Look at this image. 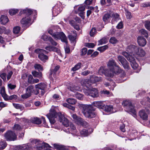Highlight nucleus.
Segmentation results:
<instances>
[{
  "label": "nucleus",
  "instance_id": "31",
  "mask_svg": "<svg viewBox=\"0 0 150 150\" xmlns=\"http://www.w3.org/2000/svg\"><path fill=\"white\" fill-rule=\"evenodd\" d=\"M91 80L92 83H94L100 81L101 80V78L100 77L93 76L91 78Z\"/></svg>",
  "mask_w": 150,
  "mask_h": 150
},
{
  "label": "nucleus",
  "instance_id": "32",
  "mask_svg": "<svg viewBox=\"0 0 150 150\" xmlns=\"http://www.w3.org/2000/svg\"><path fill=\"white\" fill-rule=\"evenodd\" d=\"M109 40V38L107 37H105L98 41L100 45H102L103 44H105L107 43Z\"/></svg>",
  "mask_w": 150,
  "mask_h": 150
},
{
  "label": "nucleus",
  "instance_id": "62",
  "mask_svg": "<svg viewBox=\"0 0 150 150\" xmlns=\"http://www.w3.org/2000/svg\"><path fill=\"white\" fill-rule=\"evenodd\" d=\"M5 28L3 26H0V34H1L3 33H5Z\"/></svg>",
  "mask_w": 150,
  "mask_h": 150
},
{
  "label": "nucleus",
  "instance_id": "16",
  "mask_svg": "<svg viewBox=\"0 0 150 150\" xmlns=\"http://www.w3.org/2000/svg\"><path fill=\"white\" fill-rule=\"evenodd\" d=\"M149 112L146 110H142L139 112V115L143 120H147L148 119Z\"/></svg>",
  "mask_w": 150,
  "mask_h": 150
},
{
  "label": "nucleus",
  "instance_id": "25",
  "mask_svg": "<svg viewBox=\"0 0 150 150\" xmlns=\"http://www.w3.org/2000/svg\"><path fill=\"white\" fill-rule=\"evenodd\" d=\"M30 122L34 124L39 125L41 122V120L38 117H32L30 119Z\"/></svg>",
  "mask_w": 150,
  "mask_h": 150
},
{
  "label": "nucleus",
  "instance_id": "8",
  "mask_svg": "<svg viewBox=\"0 0 150 150\" xmlns=\"http://www.w3.org/2000/svg\"><path fill=\"white\" fill-rule=\"evenodd\" d=\"M122 104L125 108L126 111L131 112L134 115H136V112L134 107L132 105L130 101L129 100L124 101Z\"/></svg>",
  "mask_w": 150,
  "mask_h": 150
},
{
  "label": "nucleus",
  "instance_id": "21",
  "mask_svg": "<svg viewBox=\"0 0 150 150\" xmlns=\"http://www.w3.org/2000/svg\"><path fill=\"white\" fill-rule=\"evenodd\" d=\"M91 80L88 79H83L81 81L82 86L83 87H86L87 88H89L91 85Z\"/></svg>",
  "mask_w": 150,
  "mask_h": 150
},
{
  "label": "nucleus",
  "instance_id": "64",
  "mask_svg": "<svg viewBox=\"0 0 150 150\" xmlns=\"http://www.w3.org/2000/svg\"><path fill=\"white\" fill-rule=\"evenodd\" d=\"M123 23L122 21L120 22L116 26V28L117 29H121L123 28Z\"/></svg>",
  "mask_w": 150,
  "mask_h": 150
},
{
  "label": "nucleus",
  "instance_id": "24",
  "mask_svg": "<svg viewBox=\"0 0 150 150\" xmlns=\"http://www.w3.org/2000/svg\"><path fill=\"white\" fill-rule=\"evenodd\" d=\"M93 105L101 109L103 108L105 105L102 101H98L93 102L92 104V106Z\"/></svg>",
  "mask_w": 150,
  "mask_h": 150
},
{
  "label": "nucleus",
  "instance_id": "35",
  "mask_svg": "<svg viewBox=\"0 0 150 150\" xmlns=\"http://www.w3.org/2000/svg\"><path fill=\"white\" fill-rule=\"evenodd\" d=\"M105 110L107 112H110V113H113L115 111L113 110L112 106L111 105H106L105 106Z\"/></svg>",
  "mask_w": 150,
  "mask_h": 150
},
{
  "label": "nucleus",
  "instance_id": "2",
  "mask_svg": "<svg viewBox=\"0 0 150 150\" xmlns=\"http://www.w3.org/2000/svg\"><path fill=\"white\" fill-rule=\"evenodd\" d=\"M109 71L107 73H105L107 76L110 77H113L114 74H117L120 73L122 71L121 69L117 66L115 61L112 59H110L107 64Z\"/></svg>",
  "mask_w": 150,
  "mask_h": 150
},
{
  "label": "nucleus",
  "instance_id": "37",
  "mask_svg": "<svg viewBox=\"0 0 150 150\" xmlns=\"http://www.w3.org/2000/svg\"><path fill=\"white\" fill-rule=\"evenodd\" d=\"M32 74L35 77L38 78L40 79H41L42 78V74L41 72H38L36 71H34L32 72Z\"/></svg>",
  "mask_w": 150,
  "mask_h": 150
},
{
  "label": "nucleus",
  "instance_id": "14",
  "mask_svg": "<svg viewBox=\"0 0 150 150\" xmlns=\"http://www.w3.org/2000/svg\"><path fill=\"white\" fill-rule=\"evenodd\" d=\"M117 59L125 69H129V64L124 57L122 56L118 55L117 56Z\"/></svg>",
  "mask_w": 150,
  "mask_h": 150
},
{
  "label": "nucleus",
  "instance_id": "3",
  "mask_svg": "<svg viewBox=\"0 0 150 150\" xmlns=\"http://www.w3.org/2000/svg\"><path fill=\"white\" fill-rule=\"evenodd\" d=\"M33 12L36 13L35 10L33 11L31 9H28L21 10L20 12V14H25L27 15V17L23 18L21 20V23L23 25H25L30 23L31 18L30 16Z\"/></svg>",
  "mask_w": 150,
  "mask_h": 150
},
{
  "label": "nucleus",
  "instance_id": "29",
  "mask_svg": "<svg viewBox=\"0 0 150 150\" xmlns=\"http://www.w3.org/2000/svg\"><path fill=\"white\" fill-rule=\"evenodd\" d=\"M110 14L108 13L105 14L103 17V20L105 23H107L110 21Z\"/></svg>",
  "mask_w": 150,
  "mask_h": 150
},
{
  "label": "nucleus",
  "instance_id": "9",
  "mask_svg": "<svg viewBox=\"0 0 150 150\" xmlns=\"http://www.w3.org/2000/svg\"><path fill=\"white\" fill-rule=\"evenodd\" d=\"M34 52L38 54V58L42 61L45 62L48 59V56L45 54V53H47L46 50L42 49H37Z\"/></svg>",
  "mask_w": 150,
  "mask_h": 150
},
{
  "label": "nucleus",
  "instance_id": "38",
  "mask_svg": "<svg viewBox=\"0 0 150 150\" xmlns=\"http://www.w3.org/2000/svg\"><path fill=\"white\" fill-rule=\"evenodd\" d=\"M80 133L82 136H87L88 134V132L86 129H83L80 132Z\"/></svg>",
  "mask_w": 150,
  "mask_h": 150
},
{
  "label": "nucleus",
  "instance_id": "22",
  "mask_svg": "<svg viewBox=\"0 0 150 150\" xmlns=\"http://www.w3.org/2000/svg\"><path fill=\"white\" fill-rule=\"evenodd\" d=\"M77 36L76 31L75 30L71 31L68 36L69 39L71 41H74Z\"/></svg>",
  "mask_w": 150,
  "mask_h": 150
},
{
  "label": "nucleus",
  "instance_id": "43",
  "mask_svg": "<svg viewBox=\"0 0 150 150\" xmlns=\"http://www.w3.org/2000/svg\"><path fill=\"white\" fill-rule=\"evenodd\" d=\"M109 42L111 43L115 44L117 43L118 42V40L115 37H112L110 38Z\"/></svg>",
  "mask_w": 150,
  "mask_h": 150
},
{
  "label": "nucleus",
  "instance_id": "36",
  "mask_svg": "<svg viewBox=\"0 0 150 150\" xmlns=\"http://www.w3.org/2000/svg\"><path fill=\"white\" fill-rule=\"evenodd\" d=\"M60 68V67L59 65L56 66L54 69H52L50 70V75L53 74V76L54 77L55 76V73L57 70H59Z\"/></svg>",
  "mask_w": 150,
  "mask_h": 150
},
{
  "label": "nucleus",
  "instance_id": "17",
  "mask_svg": "<svg viewBox=\"0 0 150 150\" xmlns=\"http://www.w3.org/2000/svg\"><path fill=\"white\" fill-rule=\"evenodd\" d=\"M79 106L82 109V110L84 115H85V112H87L90 109H91L92 106L90 105H84L83 104H79Z\"/></svg>",
  "mask_w": 150,
  "mask_h": 150
},
{
  "label": "nucleus",
  "instance_id": "26",
  "mask_svg": "<svg viewBox=\"0 0 150 150\" xmlns=\"http://www.w3.org/2000/svg\"><path fill=\"white\" fill-rule=\"evenodd\" d=\"M9 21V20L6 16H1L0 18V22L1 24L4 25Z\"/></svg>",
  "mask_w": 150,
  "mask_h": 150
},
{
  "label": "nucleus",
  "instance_id": "55",
  "mask_svg": "<svg viewBox=\"0 0 150 150\" xmlns=\"http://www.w3.org/2000/svg\"><path fill=\"white\" fill-rule=\"evenodd\" d=\"M50 38L51 37L50 36H47L46 35H43L42 36L41 38L45 41H49V38Z\"/></svg>",
  "mask_w": 150,
  "mask_h": 150
},
{
  "label": "nucleus",
  "instance_id": "61",
  "mask_svg": "<svg viewBox=\"0 0 150 150\" xmlns=\"http://www.w3.org/2000/svg\"><path fill=\"white\" fill-rule=\"evenodd\" d=\"M102 93L104 94L109 95V96L112 95V93H110L109 91L106 90H103L102 91Z\"/></svg>",
  "mask_w": 150,
  "mask_h": 150
},
{
  "label": "nucleus",
  "instance_id": "52",
  "mask_svg": "<svg viewBox=\"0 0 150 150\" xmlns=\"http://www.w3.org/2000/svg\"><path fill=\"white\" fill-rule=\"evenodd\" d=\"M145 26L146 29L150 31V21H146L145 22Z\"/></svg>",
  "mask_w": 150,
  "mask_h": 150
},
{
  "label": "nucleus",
  "instance_id": "11",
  "mask_svg": "<svg viewBox=\"0 0 150 150\" xmlns=\"http://www.w3.org/2000/svg\"><path fill=\"white\" fill-rule=\"evenodd\" d=\"M138 47L134 45H131L128 46L126 48V52L129 55H130L131 57H133L134 55V53L136 52V50H137ZM126 52V51H125Z\"/></svg>",
  "mask_w": 150,
  "mask_h": 150
},
{
  "label": "nucleus",
  "instance_id": "39",
  "mask_svg": "<svg viewBox=\"0 0 150 150\" xmlns=\"http://www.w3.org/2000/svg\"><path fill=\"white\" fill-rule=\"evenodd\" d=\"M105 85L106 86H108V88L112 90H114V88L115 86V83L114 82H112L110 84V83H105Z\"/></svg>",
  "mask_w": 150,
  "mask_h": 150
},
{
  "label": "nucleus",
  "instance_id": "34",
  "mask_svg": "<svg viewBox=\"0 0 150 150\" xmlns=\"http://www.w3.org/2000/svg\"><path fill=\"white\" fill-rule=\"evenodd\" d=\"M109 71L108 70H105V68L103 67H100L98 71V74L100 75H102L103 74H104L106 76L105 73L107 72L108 73Z\"/></svg>",
  "mask_w": 150,
  "mask_h": 150
},
{
  "label": "nucleus",
  "instance_id": "23",
  "mask_svg": "<svg viewBox=\"0 0 150 150\" xmlns=\"http://www.w3.org/2000/svg\"><path fill=\"white\" fill-rule=\"evenodd\" d=\"M45 48L47 50L50 51H53L57 52L58 54L60 53V50L59 49L55 47L50 46L46 47Z\"/></svg>",
  "mask_w": 150,
  "mask_h": 150
},
{
  "label": "nucleus",
  "instance_id": "48",
  "mask_svg": "<svg viewBox=\"0 0 150 150\" xmlns=\"http://www.w3.org/2000/svg\"><path fill=\"white\" fill-rule=\"evenodd\" d=\"M75 97L76 98L79 100H82L83 98V96L79 93H77L75 94Z\"/></svg>",
  "mask_w": 150,
  "mask_h": 150
},
{
  "label": "nucleus",
  "instance_id": "27",
  "mask_svg": "<svg viewBox=\"0 0 150 150\" xmlns=\"http://www.w3.org/2000/svg\"><path fill=\"white\" fill-rule=\"evenodd\" d=\"M67 88L71 91L74 92L76 91H80V89L79 87L76 86L74 85H71L67 87Z\"/></svg>",
  "mask_w": 150,
  "mask_h": 150
},
{
  "label": "nucleus",
  "instance_id": "15",
  "mask_svg": "<svg viewBox=\"0 0 150 150\" xmlns=\"http://www.w3.org/2000/svg\"><path fill=\"white\" fill-rule=\"evenodd\" d=\"M145 54L146 52L143 49L138 47L137 49L136 50V52L134 53V57L137 59L138 57H144Z\"/></svg>",
  "mask_w": 150,
  "mask_h": 150
},
{
  "label": "nucleus",
  "instance_id": "7",
  "mask_svg": "<svg viewBox=\"0 0 150 150\" xmlns=\"http://www.w3.org/2000/svg\"><path fill=\"white\" fill-rule=\"evenodd\" d=\"M32 143L36 144L35 148L38 150H40L42 149H44V150H52L50 149L51 146L47 143H42L41 142L36 139H34Z\"/></svg>",
  "mask_w": 150,
  "mask_h": 150
},
{
  "label": "nucleus",
  "instance_id": "42",
  "mask_svg": "<svg viewBox=\"0 0 150 150\" xmlns=\"http://www.w3.org/2000/svg\"><path fill=\"white\" fill-rule=\"evenodd\" d=\"M13 104L14 107L17 109H19L21 110L24 109V107L20 104L13 103Z\"/></svg>",
  "mask_w": 150,
  "mask_h": 150
},
{
  "label": "nucleus",
  "instance_id": "6",
  "mask_svg": "<svg viewBox=\"0 0 150 150\" xmlns=\"http://www.w3.org/2000/svg\"><path fill=\"white\" fill-rule=\"evenodd\" d=\"M122 54L130 62L132 68L134 69H136L137 68L139 69H140L139 67L138 64L135 61L134 57H131L130 55H129L128 53L125 52H122Z\"/></svg>",
  "mask_w": 150,
  "mask_h": 150
},
{
  "label": "nucleus",
  "instance_id": "10",
  "mask_svg": "<svg viewBox=\"0 0 150 150\" xmlns=\"http://www.w3.org/2000/svg\"><path fill=\"white\" fill-rule=\"evenodd\" d=\"M84 92L86 95L90 96L93 98L97 97L98 96V91L95 88L86 90L84 91Z\"/></svg>",
  "mask_w": 150,
  "mask_h": 150
},
{
  "label": "nucleus",
  "instance_id": "18",
  "mask_svg": "<svg viewBox=\"0 0 150 150\" xmlns=\"http://www.w3.org/2000/svg\"><path fill=\"white\" fill-rule=\"evenodd\" d=\"M31 148L30 144H24L16 146L15 150H28Z\"/></svg>",
  "mask_w": 150,
  "mask_h": 150
},
{
  "label": "nucleus",
  "instance_id": "5",
  "mask_svg": "<svg viewBox=\"0 0 150 150\" xmlns=\"http://www.w3.org/2000/svg\"><path fill=\"white\" fill-rule=\"evenodd\" d=\"M48 32L56 40L60 39L62 41L67 43V37L63 32L54 33L52 30H49Z\"/></svg>",
  "mask_w": 150,
  "mask_h": 150
},
{
  "label": "nucleus",
  "instance_id": "56",
  "mask_svg": "<svg viewBox=\"0 0 150 150\" xmlns=\"http://www.w3.org/2000/svg\"><path fill=\"white\" fill-rule=\"evenodd\" d=\"M85 6L84 5H81L78 8L79 11L81 12H83L85 10Z\"/></svg>",
  "mask_w": 150,
  "mask_h": 150
},
{
  "label": "nucleus",
  "instance_id": "33",
  "mask_svg": "<svg viewBox=\"0 0 150 150\" xmlns=\"http://www.w3.org/2000/svg\"><path fill=\"white\" fill-rule=\"evenodd\" d=\"M26 91L31 95L32 93L35 92L34 86L32 85L28 86L26 89Z\"/></svg>",
  "mask_w": 150,
  "mask_h": 150
},
{
  "label": "nucleus",
  "instance_id": "13",
  "mask_svg": "<svg viewBox=\"0 0 150 150\" xmlns=\"http://www.w3.org/2000/svg\"><path fill=\"white\" fill-rule=\"evenodd\" d=\"M4 137L7 141H14L16 139V136L15 133L11 131L7 132L5 134Z\"/></svg>",
  "mask_w": 150,
  "mask_h": 150
},
{
  "label": "nucleus",
  "instance_id": "19",
  "mask_svg": "<svg viewBox=\"0 0 150 150\" xmlns=\"http://www.w3.org/2000/svg\"><path fill=\"white\" fill-rule=\"evenodd\" d=\"M137 41L139 45L142 47H144L146 43V41L143 37L139 36L137 38Z\"/></svg>",
  "mask_w": 150,
  "mask_h": 150
},
{
  "label": "nucleus",
  "instance_id": "28",
  "mask_svg": "<svg viewBox=\"0 0 150 150\" xmlns=\"http://www.w3.org/2000/svg\"><path fill=\"white\" fill-rule=\"evenodd\" d=\"M83 66L81 62H79L75 65L74 67L71 68V71H75L79 69Z\"/></svg>",
  "mask_w": 150,
  "mask_h": 150
},
{
  "label": "nucleus",
  "instance_id": "54",
  "mask_svg": "<svg viewBox=\"0 0 150 150\" xmlns=\"http://www.w3.org/2000/svg\"><path fill=\"white\" fill-rule=\"evenodd\" d=\"M113 19L117 21L120 20L119 15L117 13L114 14L113 15Z\"/></svg>",
  "mask_w": 150,
  "mask_h": 150
},
{
  "label": "nucleus",
  "instance_id": "58",
  "mask_svg": "<svg viewBox=\"0 0 150 150\" xmlns=\"http://www.w3.org/2000/svg\"><path fill=\"white\" fill-rule=\"evenodd\" d=\"M87 51V49L85 47L82 48L81 50V55H84L86 54Z\"/></svg>",
  "mask_w": 150,
  "mask_h": 150
},
{
  "label": "nucleus",
  "instance_id": "41",
  "mask_svg": "<svg viewBox=\"0 0 150 150\" xmlns=\"http://www.w3.org/2000/svg\"><path fill=\"white\" fill-rule=\"evenodd\" d=\"M67 102L71 105H74L76 102V100L74 98H69L66 100Z\"/></svg>",
  "mask_w": 150,
  "mask_h": 150
},
{
  "label": "nucleus",
  "instance_id": "59",
  "mask_svg": "<svg viewBox=\"0 0 150 150\" xmlns=\"http://www.w3.org/2000/svg\"><path fill=\"white\" fill-rule=\"evenodd\" d=\"M54 148L58 150L61 149L63 148L62 145L56 144H54Z\"/></svg>",
  "mask_w": 150,
  "mask_h": 150
},
{
  "label": "nucleus",
  "instance_id": "46",
  "mask_svg": "<svg viewBox=\"0 0 150 150\" xmlns=\"http://www.w3.org/2000/svg\"><path fill=\"white\" fill-rule=\"evenodd\" d=\"M7 145L6 142L5 141L0 142V150L4 149Z\"/></svg>",
  "mask_w": 150,
  "mask_h": 150
},
{
  "label": "nucleus",
  "instance_id": "50",
  "mask_svg": "<svg viewBox=\"0 0 150 150\" xmlns=\"http://www.w3.org/2000/svg\"><path fill=\"white\" fill-rule=\"evenodd\" d=\"M18 10L17 9H11L9 11V14L11 15H13L17 13Z\"/></svg>",
  "mask_w": 150,
  "mask_h": 150
},
{
  "label": "nucleus",
  "instance_id": "44",
  "mask_svg": "<svg viewBox=\"0 0 150 150\" xmlns=\"http://www.w3.org/2000/svg\"><path fill=\"white\" fill-rule=\"evenodd\" d=\"M108 47L107 45H105L103 46L100 47L98 48V50L100 52H103L107 49Z\"/></svg>",
  "mask_w": 150,
  "mask_h": 150
},
{
  "label": "nucleus",
  "instance_id": "60",
  "mask_svg": "<svg viewBox=\"0 0 150 150\" xmlns=\"http://www.w3.org/2000/svg\"><path fill=\"white\" fill-rule=\"evenodd\" d=\"M85 46L89 48H92L95 46V45L93 43H87L85 44Z\"/></svg>",
  "mask_w": 150,
  "mask_h": 150
},
{
  "label": "nucleus",
  "instance_id": "53",
  "mask_svg": "<svg viewBox=\"0 0 150 150\" xmlns=\"http://www.w3.org/2000/svg\"><path fill=\"white\" fill-rule=\"evenodd\" d=\"M20 27L19 26L15 27L13 28V33L16 34H17L19 33L20 30Z\"/></svg>",
  "mask_w": 150,
  "mask_h": 150
},
{
  "label": "nucleus",
  "instance_id": "47",
  "mask_svg": "<svg viewBox=\"0 0 150 150\" xmlns=\"http://www.w3.org/2000/svg\"><path fill=\"white\" fill-rule=\"evenodd\" d=\"M140 32L141 33V34L143 35L146 38L148 37V35L147 31L144 29H142L140 31Z\"/></svg>",
  "mask_w": 150,
  "mask_h": 150
},
{
  "label": "nucleus",
  "instance_id": "12",
  "mask_svg": "<svg viewBox=\"0 0 150 150\" xmlns=\"http://www.w3.org/2000/svg\"><path fill=\"white\" fill-rule=\"evenodd\" d=\"M72 117L77 123L84 127H87V123L82 118L78 117L76 114L72 115Z\"/></svg>",
  "mask_w": 150,
  "mask_h": 150
},
{
  "label": "nucleus",
  "instance_id": "57",
  "mask_svg": "<svg viewBox=\"0 0 150 150\" xmlns=\"http://www.w3.org/2000/svg\"><path fill=\"white\" fill-rule=\"evenodd\" d=\"M49 41L51 43V44L54 46H57V43L54 41L52 38H49Z\"/></svg>",
  "mask_w": 150,
  "mask_h": 150
},
{
  "label": "nucleus",
  "instance_id": "45",
  "mask_svg": "<svg viewBox=\"0 0 150 150\" xmlns=\"http://www.w3.org/2000/svg\"><path fill=\"white\" fill-rule=\"evenodd\" d=\"M34 67L35 69H37L38 71L43 70L42 67L40 64H35L34 66Z\"/></svg>",
  "mask_w": 150,
  "mask_h": 150
},
{
  "label": "nucleus",
  "instance_id": "30",
  "mask_svg": "<svg viewBox=\"0 0 150 150\" xmlns=\"http://www.w3.org/2000/svg\"><path fill=\"white\" fill-rule=\"evenodd\" d=\"M0 93L4 100H5V99H7L6 97L7 96V97L8 95L6 93L4 87H3L1 88L0 90Z\"/></svg>",
  "mask_w": 150,
  "mask_h": 150
},
{
  "label": "nucleus",
  "instance_id": "20",
  "mask_svg": "<svg viewBox=\"0 0 150 150\" xmlns=\"http://www.w3.org/2000/svg\"><path fill=\"white\" fill-rule=\"evenodd\" d=\"M94 109L92 107L91 109H90L87 112H85V116L89 118H92L95 117L96 113Z\"/></svg>",
  "mask_w": 150,
  "mask_h": 150
},
{
  "label": "nucleus",
  "instance_id": "49",
  "mask_svg": "<svg viewBox=\"0 0 150 150\" xmlns=\"http://www.w3.org/2000/svg\"><path fill=\"white\" fill-rule=\"evenodd\" d=\"M31 95H30V94L27 93L26 91L25 93L24 94L21 95V97L23 99H26L28 97L30 96Z\"/></svg>",
  "mask_w": 150,
  "mask_h": 150
},
{
  "label": "nucleus",
  "instance_id": "40",
  "mask_svg": "<svg viewBox=\"0 0 150 150\" xmlns=\"http://www.w3.org/2000/svg\"><path fill=\"white\" fill-rule=\"evenodd\" d=\"M18 96L16 95H13L10 96H7L6 98L7 99H5V100L7 101L8 100H15L17 99Z\"/></svg>",
  "mask_w": 150,
  "mask_h": 150
},
{
  "label": "nucleus",
  "instance_id": "63",
  "mask_svg": "<svg viewBox=\"0 0 150 150\" xmlns=\"http://www.w3.org/2000/svg\"><path fill=\"white\" fill-rule=\"evenodd\" d=\"M8 88L11 90L14 89L16 87L15 85L12 84L11 83L8 84Z\"/></svg>",
  "mask_w": 150,
  "mask_h": 150
},
{
  "label": "nucleus",
  "instance_id": "4",
  "mask_svg": "<svg viewBox=\"0 0 150 150\" xmlns=\"http://www.w3.org/2000/svg\"><path fill=\"white\" fill-rule=\"evenodd\" d=\"M47 86L45 83H43L35 85L36 90L35 91L34 93L35 95H38L40 93L42 96H43L47 91Z\"/></svg>",
  "mask_w": 150,
  "mask_h": 150
},
{
  "label": "nucleus",
  "instance_id": "51",
  "mask_svg": "<svg viewBox=\"0 0 150 150\" xmlns=\"http://www.w3.org/2000/svg\"><path fill=\"white\" fill-rule=\"evenodd\" d=\"M96 30L94 28H93L90 32V34L91 36L93 37L96 32Z\"/></svg>",
  "mask_w": 150,
  "mask_h": 150
},
{
  "label": "nucleus",
  "instance_id": "1",
  "mask_svg": "<svg viewBox=\"0 0 150 150\" xmlns=\"http://www.w3.org/2000/svg\"><path fill=\"white\" fill-rule=\"evenodd\" d=\"M58 116L60 122H62V124L66 127L69 126V122L68 119L64 117V116L61 113H58L57 114L56 112L53 111L50 112L47 116L51 124H54L55 120V118Z\"/></svg>",
  "mask_w": 150,
  "mask_h": 150
}]
</instances>
